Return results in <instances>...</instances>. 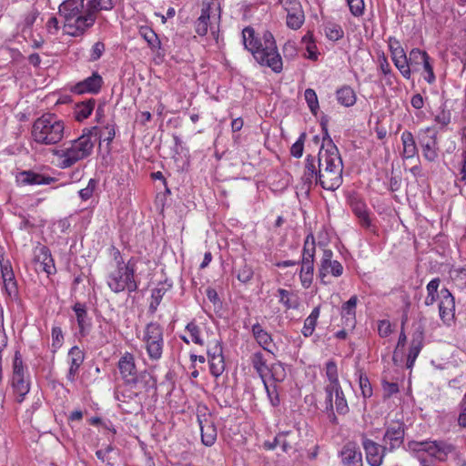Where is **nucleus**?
<instances>
[{
    "instance_id": "f257e3e1",
    "label": "nucleus",
    "mask_w": 466,
    "mask_h": 466,
    "mask_svg": "<svg viewBox=\"0 0 466 466\" xmlns=\"http://www.w3.org/2000/svg\"><path fill=\"white\" fill-rule=\"evenodd\" d=\"M241 35L245 49L260 66L270 68L277 74L282 72L283 60L271 32H257L252 26H246Z\"/></svg>"
},
{
    "instance_id": "f03ea898",
    "label": "nucleus",
    "mask_w": 466,
    "mask_h": 466,
    "mask_svg": "<svg viewBox=\"0 0 466 466\" xmlns=\"http://www.w3.org/2000/svg\"><path fill=\"white\" fill-rule=\"evenodd\" d=\"M96 130L97 127L84 129L83 134L76 139L66 141L60 147L54 148L52 155L56 167L66 169L88 157L93 152L94 142L92 137Z\"/></svg>"
},
{
    "instance_id": "7ed1b4c3",
    "label": "nucleus",
    "mask_w": 466,
    "mask_h": 466,
    "mask_svg": "<svg viewBox=\"0 0 466 466\" xmlns=\"http://www.w3.org/2000/svg\"><path fill=\"white\" fill-rule=\"evenodd\" d=\"M319 161L318 185L325 190L338 189L343 182V162L337 147L330 139L327 148H324L322 144L319 149Z\"/></svg>"
},
{
    "instance_id": "20e7f679",
    "label": "nucleus",
    "mask_w": 466,
    "mask_h": 466,
    "mask_svg": "<svg viewBox=\"0 0 466 466\" xmlns=\"http://www.w3.org/2000/svg\"><path fill=\"white\" fill-rule=\"evenodd\" d=\"M59 14L65 19V28L71 36L83 35L95 24L85 0H66L59 6Z\"/></svg>"
},
{
    "instance_id": "39448f33",
    "label": "nucleus",
    "mask_w": 466,
    "mask_h": 466,
    "mask_svg": "<svg viewBox=\"0 0 466 466\" xmlns=\"http://www.w3.org/2000/svg\"><path fill=\"white\" fill-rule=\"evenodd\" d=\"M66 127L65 121L56 114L45 113L33 122L32 141L39 146H56L64 139Z\"/></svg>"
},
{
    "instance_id": "423d86ee",
    "label": "nucleus",
    "mask_w": 466,
    "mask_h": 466,
    "mask_svg": "<svg viewBox=\"0 0 466 466\" xmlns=\"http://www.w3.org/2000/svg\"><path fill=\"white\" fill-rule=\"evenodd\" d=\"M106 283L115 294L127 291L128 294L136 292L140 284L137 274V259L130 258L127 263L119 266H110L106 275Z\"/></svg>"
},
{
    "instance_id": "0eeeda50",
    "label": "nucleus",
    "mask_w": 466,
    "mask_h": 466,
    "mask_svg": "<svg viewBox=\"0 0 466 466\" xmlns=\"http://www.w3.org/2000/svg\"><path fill=\"white\" fill-rule=\"evenodd\" d=\"M339 380H331L325 389V409L323 412L326 414L329 421L337 425L338 418L333 410L332 398H335V408L339 414H346L349 411V406L344 397V393L338 383Z\"/></svg>"
},
{
    "instance_id": "6e6552de",
    "label": "nucleus",
    "mask_w": 466,
    "mask_h": 466,
    "mask_svg": "<svg viewBox=\"0 0 466 466\" xmlns=\"http://www.w3.org/2000/svg\"><path fill=\"white\" fill-rule=\"evenodd\" d=\"M142 341L151 360L161 359L164 347V329L158 322L151 321L146 325Z\"/></svg>"
},
{
    "instance_id": "1a4fd4ad",
    "label": "nucleus",
    "mask_w": 466,
    "mask_h": 466,
    "mask_svg": "<svg viewBox=\"0 0 466 466\" xmlns=\"http://www.w3.org/2000/svg\"><path fill=\"white\" fill-rule=\"evenodd\" d=\"M344 268L342 264L333 259V251L330 248H324L319 265V278L321 283L326 284V277L331 275L339 278L343 274Z\"/></svg>"
},
{
    "instance_id": "9d476101",
    "label": "nucleus",
    "mask_w": 466,
    "mask_h": 466,
    "mask_svg": "<svg viewBox=\"0 0 466 466\" xmlns=\"http://www.w3.org/2000/svg\"><path fill=\"white\" fill-rule=\"evenodd\" d=\"M388 43L390 57L394 66L405 79H410L411 70L409 69L407 63L408 55L401 46L400 42L396 37L390 36Z\"/></svg>"
},
{
    "instance_id": "9b49d317",
    "label": "nucleus",
    "mask_w": 466,
    "mask_h": 466,
    "mask_svg": "<svg viewBox=\"0 0 466 466\" xmlns=\"http://www.w3.org/2000/svg\"><path fill=\"white\" fill-rule=\"evenodd\" d=\"M361 445L365 451L366 461L370 466H380L386 453L389 451L387 445L382 446L369 439L365 434L361 436Z\"/></svg>"
},
{
    "instance_id": "f8f14e48",
    "label": "nucleus",
    "mask_w": 466,
    "mask_h": 466,
    "mask_svg": "<svg viewBox=\"0 0 466 466\" xmlns=\"http://www.w3.org/2000/svg\"><path fill=\"white\" fill-rule=\"evenodd\" d=\"M405 436V424L400 420L391 421L387 427L383 435V441L387 449L391 452L401 446Z\"/></svg>"
},
{
    "instance_id": "ddd939ff",
    "label": "nucleus",
    "mask_w": 466,
    "mask_h": 466,
    "mask_svg": "<svg viewBox=\"0 0 466 466\" xmlns=\"http://www.w3.org/2000/svg\"><path fill=\"white\" fill-rule=\"evenodd\" d=\"M439 315L442 322L451 325L455 319V299L447 288L440 290Z\"/></svg>"
},
{
    "instance_id": "4468645a",
    "label": "nucleus",
    "mask_w": 466,
    "mask_h": 466,
    "mask_svg": "<svg viewBox=\"0 0 466 466\" xmlns=\"http://www.w3.org/2000/svg\"><path fill=\"white\" fill-rule=\"evenodd\" d=\"M201 410H207L206 407L198 409V421L199 423L200 431H201V441L206 446H212L218 436L217 428L210 419V415L208 414L207 417L206 413L200 415Z\"/></svg>"
},
{
    "instance_id": "2eb2a0df",
    "label": "nucleus",
    "mask_w": 466,
    "mask_h": 466,
    "mask_svg": "<svg viewBox=\"0 0 466 466\" xmlns=\"http://www.w3.org/2000/svg\"><path fill=\"white\" fill-rule=\"evenodd\" d=\"M319 169H320L319 153L318 157L308 155L305 159L304 172L301 177L304 186L309 190L312 185H318Z\"/></svg>"
},
{
    "instance_id": "dca6fc26",
    "label": "nucleus",
    "mask_w": 466,
    "mask_h": 466,
    "mask_svg": "<svg viewBox=\"0 0 466 466\" xmlns=\"http://www.w3.org/2000/svg\"><path fill=\"white\" fill-rule=\"evenodd\" d=\"M103 84V77L97 72H94L90 76L77 82L71 90L77 95L98 94Z\"/></svg>"
},
{
    "instance_id": "f3484780",
    "label": "nucleus",
    "mask_w": 466,
    "mask_h": 466,
    "mask_svg": "<svg viewBox=\"0 0 466 466\" xmlns=\"http://www.w3.org/2000/svg\"><path fill=\"white\" fill-rule=\"evenodd\" d=\"M34 261L39 264L41 270L46 272L47 276L56 272L51 251L46 246L38 245L35 248Z\"/></svg>"
},
{
    "instance_id": "a211bd4d",
    "label": "nucleus",
    "mask_w": 466,
    "mask_h": 466,
    "mask_svg": "<svg viewBox=\"0 0 466 466\" xmlns=\"http://www.w3.org/2000/svg\"><path fill=\"white\" fill-rule=\"evenodd\" d=\"M359 302L357 295L351 296L349 300L341 305L340 316L345 327L353 329L356 325V309Z\"/></svg>"
},
{
    "instance_id": "6ab92c4d",
    "label": "nucleus",
    "mask_w": 466,
    "mask_h": 466,
    "mask_svg": "<svg viewBox=\"0 0 466 466\" xmlns=\"http://www.w3.org/2000/svg\"><path fill=\"white\" fill-rule=\"evenodd\" d=\"M419 143L421 147L423 157L429 162H434L439 157L437 136L433 133L431 136L420 137Z\"/></svg>"
},
{
    "instance_id": "aec40b11",
    "label": "nucleus",
    "mask_w": 466,
    "mask_h": 466,
    "mask_svg": "<svg viewBox=\"0 0 466 466\" xmlns=\"http://www.w3.org/2000/svg\"><path fill=\"white\" fill-rule=\"evenodd\" d=\"M424 331L421 326H418L412 334V339L407 357V368L410 369L423 348Z\"/></svg>"
},
{
    "instance_id": "412c9836",
    "label": "nucleus",
    "mask_w": 466,
    "mask_h": 466,
    "mask_svg": "<svg viewBox=\"0 0 466 466\" xmlns=\"http://www.w3.org/2000/svg\"><path fill=\"white\" fill-rule=\"evenodd\" d=\"M454 445L445 441H429L426 452L437 460L443 461L447 459L450 453L454 451Z\"/></svg>"
},
{
    "instance_id": "4be33fe9",
    "label": "nucleus",
    "mask_w": 466,
    "mask_h": 466,
    "mask_svg": "<svg viewBox=\"0 0 466 466\" xmlns=\"http://www.w3.org/2000/svg\"><path fill=\"white\" fill-rule=\"evenodd\" d=\"M251 331L255 340L263 350L270 353L274 352L276 345L273 342L270 333H268L259 323L254 324Z\"/></svg>"
},
{
    "instance_id": "5701e85b",
    "label": "nucleus",
    "mask_w": 466,
    "mask_h": 466,
    "mask_svg": "<svg viewBox=\"0 0 466 466\" xmlns=\"http://www.w3.org/2000/svg\"><path fill=\"white\" fill-rule=\"evenodd\" d=\"M340 457L344 466H363L362 454L354 445H345L340 451Z\"/></svg>"
},
{
    "instance_id": "b1692460",
    "label": "nucleus",
    "mask_w": 466,
    "mask_h": 466,
    "mask_svg": "<svg viewBox=\"0 0 466 466\" xmlns=\"http://www.w3.org/2000/svg\"><path fill=\"white\" fill-rule=\"evenodd\" d=\"M400 140L402 143L403 150L401 157L404 159L413 158L418 155V147L412 133L405 130L401 133Z\"/></svg>"
},
{
    "instance_id": "393cba45",
    "label": "nucleus",
    "mask_w": 466,
    "mask_h": 466,
    "mask_svg": "<svg viewBox=\"0 0 466 466\" xmlns=\"http://www.w3.org/2000/svg\"><path fill=\"white\" fill-rule=\"evenodd\" d=\"M73 310L76 313L79 333L82 336H85L86 334L87 329L91 326L90 319L87 314L86 306L83 303L76 302L73 306Z\"/></svg>"
},
{
    "instance_id": "a878e982",
    "label": "nucleus",
    "mask_w": 466,
    "mask_h": 466,
    "mask_svg": "<svg viewBox=\"0 0 466 466\" xmlns=\"http://www.w3.org/2000/svg\"><path fill=\"white\" fill-rule=\"evenodd\" d=\"M185 330L187 333L188 338L187 336H181L180 339L186 344H189L190 342H193L199 346L206 345V341L202 338L201 328L195 321H190L189 323H187Z\"/></svg>"
},
{
    "instance_id": "bb28decb",
    "label": "nucleus",
    "mask_w": 466,
    "mask_h": 466,
    "mask_svg": "<svg viewBox=\"0 0 466 466\" xmlns=\"http://www.w3.org/2000/svg\"><path fill=\"white\" fill-rule=\"evenodd\" d=\"M96 106V99L89 98L83 102L76 104L74 107V117L76 121L82 122L88 118Z\"/></svg>"
},
{
    "instance_id": "cd10ccee",
    "label": "nucleus",
    "mask_w": 466,
    "mask_h": 466,
    "mask_svg": "<svg viewBox=\"0 0 466 466\" xmlns=\"http://www.w3.org/2000/svg\"><path fill=\"white\" fill-rule=\"evenodd\" d=\"M19 177L23 185H49L54 181L51 177L44 176L33 171H22Z\"/></svg>"
},
{
    "instance_id": "c85d7f7f",
    "label": "nucleus",
    "mask_w": 466,
    "mask_h": 466,
    "mask_svg": "<svg viewBox=\"0 0 466 466\" xmlns=\"http://www.w3.org/2000/svg\"><path fill=\"white\" fill-rule=\"evenodd\" d=\"M118 369L123 378L134 377L137 375V367L135 357L129 352H126L118 360Z\"/></svg>"
},
{
    "instance_id": "c756f323",
    "label": "nucleus",
    "mask_w": 466,
    "mask_h": 466,
    "mask_svg": "<svg viewBox=\"0 0 466 466\" xmlns=\"http://www.w3.org/2000/svg\"><path fill=\"white\" fill-rule=\"evenodd\" d=\"M252 365L257 370L260 379H275L272 370L267 364L261 352L254 353L252 356Z\"/></svg>"
},
{
    "instance_id": "7c9ffc66",
    "label": "nucleus",
    "mask_w": 466,
    "mask_h": 466,
    "mask_svg": "<svg viewBox=\"0 0 466 466\" xmlns=\"http://www.w3.org/2000/svg\"><path fill=\"white\" fill-rule=\"evenodd\" d=\"M300 268L299 272L301 286L309 289L313 283L314 279V262L300 260Z\"/></svg>"
},
{
    "instance_id": "2f4dec72",
    "label": "nucleus",
    "mask_w": 466,
    "mask_h": 466,
    "mask_svg": "<svg viewBox=\"0 0 466 466\" xmlns=\"http://www.w3.org/2000/svg\"><path fill=\"white\" fill-rule=\"evenodd\" d=\"M428 56L429 54L425 50L417 47L412 48L407 56L409 69L411 70V72L420 70V66Z\"/></svg>"
},
{
    "instance_id": "473e14b6",
    "label": "nucleus",
    "mask_w": 466,
    "mask_h": 466,
    "mask_svg": "<svg viewBox=\"0 0 466 466\" xmlns=\"http://www.w3.org/2000/svg\"><path fill=\"white\" fill-rule=\"evenodd\" d=\"M298 434L291 431H282L277 434L276 441L284 452L294 449L297 444Z\"/></svg>"
},
{
    "instance_id": "72a5a7b5",
    "label": "nucleus",
    "mask_w": 466,
    "mask_h": 466,
    "mask_svg": "<svg viewBox=\"0 0 466 466\" xmlns=\"http://www.w3.org/2000/svg\"><path fill=\"white\" fill-rule=\"evenodd\" d=\"M68 358L70 360L69 375L75 377L85 360V353L79 347L74 346L69 350Z\"/></svg>"
},
{
    "instance_id": "f704fd0d",
    "label": "nucleus",
    "mask_w": 466,
    "mask_h": 466,
    "mask_svg": "<svg viewBox=\"0 0 466 466\" xmlns=\"http://www.w3.org/2000/svg\"><path fill=\"white\" fill-rule=\"evenodd\" d=\"M140 36L147 43V46L152 51H157L161 47V42L156 32L147 25H141L139 27Z\"/></svg>"
},
{
    "instance_id": "c9c22d12",
    "label": "nucleus",
    "mask_w": 466,
    "mask_h": 466,
    "mask_svg": "<svg viewBox=\"0 0 466 466\" xmlns=\"http://www.w3.org/2000/svg\"><path fill=\"white\" fill-rule=\"evenodd\" d=\"M338 102L344 106H352L357 100V96L353 88L349 86H343L336 92Z\"/></svg>"
},
{
    "instance_id": "e433bc0d",
    "label": "nucleus",
    "mask_w": 466,
    "mask_h": 466,
    "mask_svg": "<svg viewBox=\"0 0 466 466\" xmlns=\"http://www.w3.org/2000/svg\"><path fill=\"white\" fill-rule=\"evenodd\" d=\"M319 314L320 306H317L311 310L310 314L306 318V319L304 320L303 328L301 329V333L303 334L304 337L308 338L313 334L318 323V319L319 318Z\"/></svg>"
},
{
    "instance_id": "4c0bfd02",
    "label": "nucleus",
    "mask_w": 466,
    "mask_h": 466,
    "mask_svg": "<svg viewBox=\"0 0 466 466\" xmlns=\"http://www.w3.org/2000/svg\"><path fill=\"white\" fill-rule=\"evenodd\" d=\"M316 241L312 232L309 233L303 243L301 260L315 262Z\"/></svg>"
},
{
    "instance_id": "58836bf2",
    "label": "nucleus",
    "mask_w": 466,
    "mask_h": 466,
    "mask_svg": "<svg viewBox=\"0 0 466 466\" xmlns=\"http://www.w3.org/2000/svg\"><path fill=\"white\" fill-rule=\"evenodd\" d=\"M441 279L440 278L432 279L426 286L427 296L424 300L426 306H432L437 299L440 300V288Z\"/></svg>"
},
{
    "instance_id": "ea45409f",
    "label": "nucleus",
    "mask_w": 466,
    "mask_h": 466,
    "mask_svg": "<svg viewBox=\"0 0 466 466\" xmlns=\"http://www.w3.org/2000/svg\"><path fill=\"white\" fill-rule=\"evenodd\" d=\"M420 75L423 80L429 85H433L436 82V75L434 73V59L430 56L426 57L420 66Z\"/></svg>"
},
{
    "instance_id": "a19ab883",
    "label": "nucleus",
    "mask_w": 466,
    "mask_h": 466,
    "mask_svg": "<svg viewBox=\"0 0 466 466\" xmlns=\"http://www.w3.org/2000/svg\"><path fill=\"white\" fill-rule=\"evenodd\" d=\"M137 380H124L122 384H119L115 390V396L117 400L125 401L126 398L131 399L136 396L137 393L132 390L136 386Z\"/></svg>"
},
{
    "instance_id": "79ce46f5",
    "label": "nucleus",
    "mask_w": 466,
    "mask_h": 466,
    "mask_svg": "<svg viewBox=\"0 0 466 466\" xmlns=\"http://www.w3.org/2000/svg\"><path fill=\"white\" fill-rule=\"evenodd\" d=\"M210 19V7H203L201 9L200 16L197 19L195 23V31L200 35L204 36L208 33V25Z\"/></svg>"
},
{
    "instance_id": "37998d69",
    "label": "nucleus",
    "mask_w": 466,
    "mask_h": 466,
    "mask_svg": "<svg viewBox=\"0 0 466 466\" xmlns=\"http://www.w3.org/2000/svg\"><path fill=\"white\" fill-rule=\"evenodd\" d=\"M86 3L90 14L95 16V21L99 11H109L115 6L114 0H87Z\"/></svg>"
},
{
    "instance_id": "c03bdc74",
    "label": "nucleus",
    "mask_w": 466,
    "mask_h": 466,
    "mask_svg": "<svg viewBox=\"0 0 466 466\" xmlns=\"http://www.w3.org/2000/svg\"><path fill=\"white\" fill-rule=\"evenodd\" d=\"M278 294L279 301L284 306L286 310L297 309L299 307L297 296L291 291L285 289H279Z\"/></svg>"
},
{
    "instance_id": "a18cd8bd",
    "label": "nucleus",
    "mask_w": 466,
    "mask_h": 466,
    "mask_svg": "<svg viewBox=\"0 0 466 466\" xmlns=\"http://www.w3.org/2000/svg\"><path fill=\"white\" fill-rule=\"evenodd\" d=\"M305 21V15L302 7H297L293 12L287 14V25L290 29H299Z\"/></svg>"
},
{
    "instance_id": "49530a36",
    "label": "nucleus",
    "mask_w": 466,
    "mask_h": 466,
    "mask_svg": "<svg viewBox=\"0 0 466 466\" xmlns=\"http://www.w3.org/2000/svg\"><path fill=\"white\" fill-rule=\"evenodd\" d=\"M302 43L305 44V48H306V54L304 55V56L312 61H317L319 58V53L318 52V47L313 39V34L309 31L302 37Z\"/></svg>"
},
{
    "instance_id": "de8ad7c7",
    "label": "nucleus",
    "mask_w": 466,
    "mask_h": 466,
    "mask_svg": "<svg viewBox=\"0 0 466 466\" xmlns=\"http://www.w3.org/2000/svg\"><path fill=\"white\" fill-rule=\"evenodd\" d=\"M324 32L327 38L331 41H338L344 36L342 26L334 22H327L324 25Z\"/></svg>"
},
{
    "instance_id": "09e8293b",
    "label": "nucleus",
    "mask_w": 466,
    "mask_h": 466,
    "mask_svg": "<svg viewBox=\"0 0 466 466\" xmlns=\"http://www.w3.org/2000/svg\"><path fill=\"white\" fill-rule=\"evenodd\" d=\"M236 277L242 284H248L254 277V270L251 265L246 261L243 262L238 268L235 269Z\"/></svg>"
},
{
    "instance_id": "8fccbe9b",
    "label": "nucleus",
    "mask_w": 466,
    "mask_h": 466,
    "mask_svg": "<svg viewBox=\"0 0 466 466\" xmlns=\"http://www.w3.org/2000/svg\"><path fill=\"white\" fill-rule=\"evenodd\" d=\"M304 97H305V100L308 104V106H309L310 112L314 116H317L318 111L319 109V105L318 96H317L315 90L312 88H307L304 92Z\"/></svg>"
},
{
    "instance_id": "3c124183",
    "label": "nucleus",
    "mask_w": 466,
    "mask_h": 466,
    "mask_svg": "<svg viewBox=\"0 0 466 466\" xmlns=\"http://www.w3.org/2000/svg\"><path fill=\"white\" fill-rule=\"evenodd\" d=\"M4 289L7 296L15 299L18 297V287L15 277L3 279Z\"/></svg>"
},
{
    "instance_id": "603ef678",
    "label": "nucleus",
    "mask_w": 466,
    "mask_h": 466,
    "mask_svg": "<svg viewBox=\"0 0 466 466\" xmlns=\"http://www.w3.org/2000/svg\"><path fill=\"white\" fill-rule=\"evenodd\" d=\"M12 387L18 396V401L21 402L30 390L29 380H12Z\"/></svg>"
},
{
    "instance_id": "864d4df0",
    "label": "nucleus",
    "mask_w": 466,
    "mask_h": 466,
    "mask_svg": "<svg viewBox=\"0 0 466 466\" xmlns=\"http://www.w3.org/2000/svg\"><path fill=\"white\" fill-rule=\"evenodd\" d=\"M164 294H165L164 289L157 288V289H154L151 291L150 303H149L148 310L152 314L157 311V307L160 305V303L162 301Z\"/></svg>"
},
{
    "instance_id": "5fc2aeb1",
    "label": "nucleus",
    "mask_w": 466,
    "mask_h": 466,
    "mask_svg": "<svg viewBox=\"0 0 466 466\" xmlns=\"http://www.w3.org/2000/svg\"><path fill=\"white\" fill-rule=\"evenodd\" d=\"M208 354L210 356V359L218 360V361L221 362L223 359V350L220 342L218 340H214L206 344Z\"/></svg>"
},
{
    "instance_id": "6e6d98bb",
    "label": "nucleus",
    "mask_w": 466,
    "mask_h": 466,
    "mask_svg": "<svg viewBox=\"0 0 466 466\" xmlns=\"http://www.w3.org/2000/svg\"><path fill=\"white\" fill-rule=\"evenodd\" d=\"M97 184H98V182L96 179L90 178L86 187L78 191V195H79L80 198L83 201L89 200L93 197V195L97 187Z\"/></svg>"
},
{
    "instance_id": "4d7b16f0",
    "label": "nucleus",
    "mask_w": 466,
    "mask_h": 466,
    "mask_svg": "<svg viewBox=\"0 0 466 466\" xmlns=\"http://www.w3.org/2000/svg\"><path fill=\"white\" fill-rule=\"evenodd\" d=\"M53 351L59 350L64 343V333L59 326H54L51 331Z\"/></svg>"
},
{
    "instance_id": "13d9d810",
    "label": "nucleus",
    "mask_w": 466,
    "mask_h": 466,
    "mask_svg": "<svg viewBox=\"0 0 466 466\" xmlns=\"http://www.w3.org/2000/svg\"><path fill=\"white\" fill-rule=\"evenodd\" d=\"M25 370H26V367L24 365L20 352L15 351L14 360H13L14 375L23 379L25 376Z\"/></svg>"
},
{
    "instance_id": "bf43d9fd",
    "label": "nucleus",
    "mask_w": 466,
    "mask_h": 466,
    "mask_svg": "<svg viewBox=\"0 0 466 466\" xmlns=\"http://www.w3.org/2000/svg\"><path fill=\"white\" fill-rule=\"evenodd\" d=\"M276 381L277 380H262V383L268 392L271 403L274 406L279 403V396L277 393V386L275 384Z\"/></svg>"
},
{
    "instance_id": "052dcab7",
    "label": "nucleus",
    "mask_w": 466,
    "mask_h": 466,
    "mask_svg": "<svg viewBox=\"0 0 466 466\" xmlns=\"http://www.w3.org/2000/svg\"><path fill=\"white\" fill-rule=\"evenodd\" d=\"M306 133H301L298 140L291 146L290 154L292 157L299 158L302 157Z\"/></svg>"
},
{
    "instance_id": "680f3d73",
    "label": "nucleus",
    "mask_w": 466,
    "mask_h": 466,
    "mask_svg": "<svg viewBox=\"0 0 466 466\" xmlns=\"http://www.w3.org/2000/svg\"><path fill=\"white\" fill-rule=\"evenodd\" d=\"M106 50V46L103 42L97 41L96 42L91 49L89 54V61L96 62L103 56Z\"/></svg>"
},
{
    "instance_id": "e2e57ef3",
    "label": "nucleus",
    "mask_w": 466,
    "mask_h": 466,
    "mask_svg": "<svg viewBox=\"0 0 466 466\" xmlns=\"http://www.w3.org/2000/svg\"><path fill=\"white\" fill-rule=\"evenodd\" d=\"M352 15L359 17L364 13L365 4L363 0H346Z\"/></svg>"
},
{
    "instance_id": "0e129e2a",
    "label": "nucleus",
    "mask_w": 466,
    "mask_h": 466,
    "mask_svg": "<svg viewBox=\"0 0 466 466\" xmlns=\"http://www.w3.org/2000/svg\"><path fill=\"white\" fill-rule=\"evenodd\" d=\"M356 217L358 218L359 223L362 228L375 232V226L372 224L370 209L362 212L361 214L356 215Z\"/></svg>"
},
{
    "instance_id": "69168bd1",
    "label": "nucleus",
    "mask_w": 466,
    "mask_h": 466,
    "mask_svg": "<svg viewBox=\"0 0 466 466\" xmlns=\"http://www.w3.org/2000/svg\"><path fill=\"white\" fill-rule=\"evenodd\" d=\"M350 208L355 216L369 209L365 201L360 198H352L350 199Z\"/></svg>"
},
{
    "instance_id": "338daca9",
    "label": "nucleus",
    "mask_w": 466,
    "mask_h": 466,
    "mask_svg": "<svg viewBox=\"0 0 466 466\" xmlns=\"http://www.w3.org/2000/svg\"><path fill=\"white\" fill-rule=\"evenodd\" d=\"M209 369L211 374L218 378L219 377L222 372L224 371L225 365H224V360H221V362L218 361V360L210 359L209 360Z\"/></svg>"
},
{
    "instance_id": "774afa93",
    "label": "nucleus",
    "mask_w": 466,
    "mask_h": 466,
    "mask_svg": "<svg viewBox=\"0 0 466 466\" xmlns=\"http://www.w3.org/2000/svg\"><path fill=\"white\" fill-rule=\"evenodd\" d=\"M451 114L449 110L442 109L435 116V122L441 127H446L451 123Z\"/></svg>"
}]
</instances>
